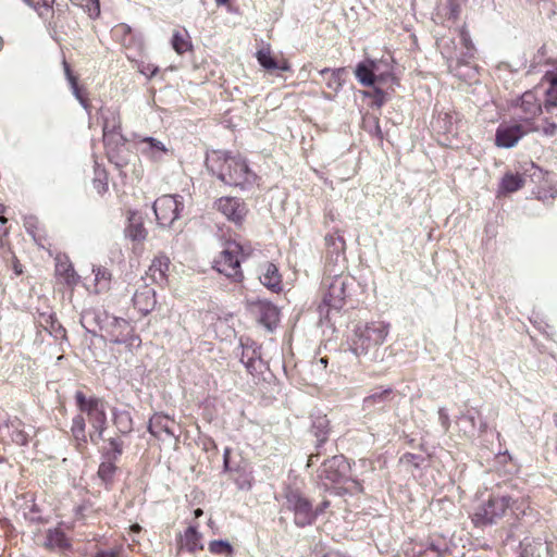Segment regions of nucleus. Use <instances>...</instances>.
<instances>
[{
    "mask_svg": "<svg viewBox=\"0 0 557 557\" xmlns=\"http://www.w3.org/2000/svg\"><path fill=\"white\" fill-rule=\"evenodd\" d=\"M389 333V325L382 321L359 324L351 338L352 352L366 361H377L384 356L382 345Z\"/></svg>",
    "mask_w": 557,
    "mask_h": 557,
    "instance_id": "obj_1",
    "label": "nucleus"
},
{
    "mask_svg": "<svg viewBox=\"0 0 557 557\" xmlns=\"http://www.w3.org/2000/svg\"><path fill=\"white\" fill-rule=\"evenodd\" d=\"M206 165L211 173L228 185L244 186L255 178L245 160L240 157H232L225 151L208 152Z\"/></svg>",
    "mask_w": 557,
    "mask_h": 557,
    "instance_id": "obj_2",
    "label": "nucleus"
},
{
    "mask_svg": "<svg viewBox=\"0 0 557 557\" xmlns=\"http://www.w3.org/2000/svg\"><path fill=\"white\" fill-rule=\"evenodd\" d=\"M518 500H513L510 496H491L488 500L479 506L473 516L472 521L478 527L497 523L503 519L508 510L516 512L523 511Z\"/></svg>",
    "mask_w": 557,
    "mask_h": 557,
    "instance_id": "obj_3",
    "label": "nucleus"
},
{
    "mask_svg": "<svg viewBox=\"0 0 557 557\" xmlns=\"http://www.w3.org/2000/svg\"><path fill=\"white\" fill-rule=\"evenodd\" d=\"M249 252H245L244 247L235 242H226L219 257L214 260L216 270L220 273L234 280L242 278L240 260L248 256Z\"/></svg>",
    "mask_w": 557,
    "mask_h": 557,
    "instance_id": "obj_4",
    "label": "nucleus"
},
{
    "mask_svg": "<svg viewBox=\"0 0 557 557\" xmlns=\"http://www.w3.org/2000/svg\"><path fill=\"white\" fill-rule=\"evenodd\" d=\"M75 399L79 411L87 416L92 429L98 433V437H101L107 424L106 403L100 398H86L79 391L75 393Z\"/></svg>",
    "mask_w": 557,
    "mask_h": 557,
    "instance_id": "obj_5",
    "label": "nucleus"
},
{
    "mask_svg": "<svg viewBox=\"0 0 557 557\" xmlns=\"http://www.w3.org/2000/svg\"><path fill=\"white\" fill-rule=\"evenodd\" d=\"M184 208L181 196L164 195L153 203V211L159 225L171 226Z\"/></svg>",
    "mask_w": 557,
    "mask_h": 557,
    "instance_id": "obj_6",
    "label": "nucleus"
},
{
    "mask_svg": "<svg viewBox=\"0 0 557 557\" xmlns=\"http://www.w3.org/2000/svg\"><path fill=\"white\" fill-rule=\"evenodd\" d=\"M286 506L294 512V521L298 527L311 524L318 516V510L312 509L310 502L295 491L287 492Z\"/></svg>",
    "mask_w": 557,
    "mask_h": 557,
    "instance_id": "obj_7",
    "label": "nucleus"
},
{
    "mask_svg": "<svg viewBox=\"0 0 557 557\" xmlns=\"http://www.w3.org/2000/svg\"><path fill=\"white\" fill-rule=\"evenodd\" d=\"M109 341L114 344H126L129 347H139V336L133 334L131 324L124 319H114L108 331Z\"/></svg>",
    "mask_w": 557,
    "mask_h": 557,
    "instance_id": "obj_8",
    "label": "nucleus"
},
{
    "mask_svg": "<svg viewBox=\"0 0 557 557\" xmlns=\"http://www.w3.org/2000/svg\"><path fill=\"white\" fill-rule=\"evenodd\" d=\"M349 470V465L343 456H334L323 463L319 476L325 480L324 485L342 482Z\"/></svg>",
    "mask_w": 557,
    "mask_h": 557,
    "instance_id": "obj_9",
    "label": "nucleus"
},
{
    "mask_svg": "<svg viewBox=\"0 0 557 557\" xmlns=\"http://www.w3.org/2000/svg\"><path fill=\"white\" fill-rule=\"evenodd\" d=\"M218 211H220L227 220L239 224L246 216L247 209L245 203L234 197H222L215 202Z\"/></svg>",
    "mask_w": 557,
    "mask_h": 557,
    "instance_id": "obj_10",
    "label": "nucleus"
},
{
    "mask_svg": "<svg viewBox=\"0 0 557 557\" xmlns=\"http://www.w3.org/2000/svg\"><path fill=\"white\" fill-rule=\"evenodd\" d=\"M327 292L324 295V302L333 308H339L346 297V280L342 276H334L327 283Z\"/></svg>",
    "mask_w": 557,
    "mask_h": 557,
    "instance_id": "obj_11",
    "label": "nucleus"
},
{
    "mask_svg": "<svg viewBox=\"0 0 557 557\" xmlns=\"http://www.w3.org/2000/svg\"><path fill=\"white\" fill-rule=\"evenodd\" d=\"M524 134L520 125H502L496 132V145L502 148H511Z\"/></svg>",
    "mask_w": 557,
    "mask_h": 557,
    "instance_id": "obj_12",
    "label": "nucleus"
},
{
    "mask_svg": "<svg viewBox=\"0 0 557 557\" xmlns=\"http://www.w3.org/2000/svg\"><path fill=\"white\" fill-rule=\"evenodd\" d=\"M256 58H257L259 64L268 71L280 70V71L287 72L290 70V65H289L288 61L285 59L276 60L272 55L270 47H264V48L258 50L256 53Z\"/></svg>",
    "mask_w": 557,
    "mask_h": 557,
    "instance_id": "obj_13",
    "label": "nucleus"
},
{
    "mask_svg": "<svg viewBox=\"0 0 557 557\" xmlns=\"http://www.w3.org/2000/svg\"><path fill=\"white\" fill-rule=\"evenodd\" d=\"M376 71L377 64L374 61H366L357 65L355 75L361 85L373 86L376 81L381 79L376 75Z\"/></svg>",
    "mask_w": 557,
    "mask_h": 557,
    "instance_id": "obj_14",
    "label": "nucleus"
},
{
    "mask_svg": "<svg viewBox=\"0 0 557 557\" xmlns=\"http://www.w3.org/2000/svg\"><path fill=\"white\" fill-rule=\"evenodd\" d=\"M135 308L143 314L151 312L156 306L154 290L149 287H144L141 290L135 293L133 297Z\"/></svg>",
    "mask_w": 557,
    "mask_h": 557,
    "instance_id": "obj_15",
    "label": "nucleus"
},
{
    "mask_svg": "<svg viewBox=\"0 0 557 557\" xmlns=\"http://www.w3.org/2000/svg\"><path fill=\"white\" fill-rule=\"evenodd\" d=\"M259 280L269 289L273 292L281 290V275L273 263H265L261 267Z\"/></svg>",
    "mask_w": 557,
    "mask_h": 557,
    "instance_id": "obj_16",
    "label": "nucleus"
},
{
    "mask_svg": "<svg viewBox=\"0 0 557 557\" xmlns=\"http://www.w3.org/2000/svg\"><path fill=\"white\" fill-rule=\"evenodd\" d=\"M520 109L523 112L524 120H533L542 112V107L535 97V95L531 91L524 92L521 97Z\"/></svg>",
    "mask_w": 557,
    "mask_h": 557,
    "instance_id": "obj_17",
    "label": "nucleus"
},
{
    "mask_svg": "<svg viewBox=\"0 0 557 557\" xmlns=\"http://www.w3.org/2000/svg\"><path fill=\"white\" fill-rule=\"evenodd\" d=\"M260 314V322L269 330L278 321V310L275 306L267 301H260L257 305Z\"/></svg>",
    "mask_w": 557,
    "mask_h": 557,
    "instance_id": "obj_18",
    "label": "nucleus"
},
{
    "mask_svg": "<svg viewBox=\"0 0 557 557\" xmlns=\"http://www.w3.org/2000/svg\"><path fill=\"white\" fill-rule=\"evenodd\" d=\"M103 136L116 133L121 127L120 113L112 109L101 110Z\"/></svg>",
    "mask_w": 557,
    "mask_h": 557,
    "instance_id": "obj_19",
    "label": "nucleus"
},
{
    "mask_svg": "<svg viewBox=\"0 0 557 557\" xmlns=\"http://www.w3.org/2000/svg\"><path fill=\"white\" fill-rule=\"evenodd\" d=\"M139 143L144 145L141 152L148 154L154 160H159L164 153L168 152L164 144L156 138L144 137L139 140Z\"/></svg>",
    "mask_w": 557,
    "mask_h": 557,
    "instance_id": "obj_20",
    "label": "nucleus"
},
{
    "mask_svg": "<svg viewBox=\"0 0 557 557\" xmlns=\"http://www.w3.org/2000/svg\"><path fill=\"white\" fill-rule=\"evenodd\" d=\"M129 224L125 230L126 237L133 242H143L147 237V231L145 230L140 216L132 213L128 218Z\"/></svg>",
    "mask_w": 557,
    "mask_h": 557,
    "instance_id": "obj_21",
    "label": "nucleus"
},
{
    "mask_svg": "<svg viewBox=\"0 0 557 557\" xmlns=\"http://www.w3.org/2000/svg\"><path fill=\"white\" fill-rule=\"evenodd\" d=\"M55 273L59 275L65 284L73 286L77 283V275L74 271L73 265L67 259H57Z\"/></svg>",
    "mask_w": 557,
    "mask_h": 557,
    "instance_id": "obj_22",
    "label": "nucleus"
},
{
    "mask_svg": "<svg viewBox=\"0 0 557 557\" xmlns=\"http://www.w3.org/2000/svg\"><path fill=\"white\" fill-rule=\"evenodd\" d=\"M169 264V258L164 256L157 257L149 267L148 274L156 283H162L165 280Z\"/></svg>",
    "mask_w": 557,
    "mask_h": 557,
    "instance_id": "obj_23",
    "label": "nucleus"
},
{
    "mask_svg": "<svg viewBox=\"0 0 557 557\" xmlns=\"http://www.w3.org/2000/svg\"><path fill=\"white\" fill-rule=\"evenodd\" d=\"M181 547L189 552H196L202 548L201 534L196 527H189L181 537Z\"/></svg>",
    "mask_w": 557,
    "mask_h": 557,
    "instance_id": "obj_24",
    "label": "nucleus"
},
{
    "mask_svg": "<svg viewBox=\"0 0 557 557\" xmlns=\"http://www.w3.org/2000/svg\"><path fill=\"white\" fill-rule=\"evenodd\" d=\"M10 441L17 445H26L28 442V433L25 430L24 423L17 418H10Z\"/></svg>",
    "mask_w": 557,
    "mask_h": 557,
    "instance_id": "obj_25",
    "label": "nucleus"
},
{
    "mask_svg": "<svg viewBox=\"0 0 557 557\" xmlns=\"http://www.w3.org/2000/svg\"><path fill=\"white\" fill-rule=\"evenodd\" d=\"M523 547L524 553L532 557H549L548 544L542 539H533L532 542L525 540Z\"/></svg>",
    "mask_w": 557,
    "mask_h": 557,
    "instance_id": "obj_26",
    "label": "nucleus"
},
{
    "mask_svg": "<svg viewBox=\"0 0 557 557\" xmlns=\"http://www.w3.org/2000/svg\"><path fill=\"white\" fill-rule=\"evenodd\" d=\"M524 185V180L519 174H506L500 183L499 190L502 193H515L522 188Z\"/></svg>",
    "mask_w": 557,
    "mask_h": 557,
    "instance_id": "obj_27",
    "label": "nucleus"
},
{
    "mask_svg": "<svg viewBox=\"0 0 557 557\" xmlns=\"http://www.w3.org/2000/svg\"><path fill=\"white\" fill-rule=\"evenodd\" d=\"M62 63H63V69H64V73H65L66 79L69 81V83L71 85V89H72L73 95L79 101V103L85 109H87L88 108V103H87V100L81 94V90H79V87H78V84H77V78L72 74V71H71V67H70L69 63L65 60H63Z\"/></svg>",
    "mask_w": 557,
    "mask_h": 557,
    "instance_id": "obj_28",
    "label": "nucleus"
},
{
    "mask_svg": "<svg viewBox=\"0 0 557 557\" xmlns=\"http://www.w3.org/2000/svg\"><path fill=\"white\" fill-rule=\"evenodd\" d=\"M172 47L178 54H183L184 52L188 51L191 48L188 34L186 32H174L172 37Z\"/></svg>",
    "mask_w": 557,
    "mask_h": 557,
    "instance_id": "obj_29",
    "label": "nucleus"
},
{
    "mask_svg": "<svg viewBox=\"0 0 557 557\" xmlns=\"http://www.w3.org/2000/svg\"><path fill=\"white\" fill-rule=\"evenodd\" d=\"M95 273V286L94 292L95 293H101L109 288L110 283V273L102 268L94 269Z\"/></svg>",
    "mask_w": 557,
    "mask_h": 557,
    "instance_id": "obj_30",
    "label": "nucleus"
},
{
    "mask_svg": "<svg viewBox=\"0 0 557 557\" xmlns=\"http://www.w3.org/2000/svg\"><path fill=\"white\" fill-rule=\"evenodd\" d=\"M550 86L546 91V99L544 101V108L547 112H550L557 107V76L550 78Z\"/></svg>",
    "mask_w": 557,
    "mask_h": 557,
    "instance_id": "obj_31",
    "label": "nucleus"
},
{
    "mask_svg": "<svg viewBox=\"0 0 557 557\" xmlns=\"http://www.w3.org/2000/svg\"><path fill=\"white\" fill-rule=\"evenodd\" d=\"M209 550L215 555L232 556L234 553L233 546L230 542L224 540H215L209 543Z\"/></svg>",
    "mask_w": 557,
    "mask_h": 557,
    "instance_id": "obj_32",
    "label": "nucleus"
},
{
    "mask_svg": "<svg viewBox=\"0 0 557 557\" xmlns=\"http://www.w3.org/2000/svg\"><path fill=\"white\" fill-rule=\"evenodd\" d=\"M312 429L318 442L324 443L329 431V420L325 417H318L312 424Z\"/></svg>",
    "mask_w": 557,
    "mask_h": 557,
    "instance_id": "obj_33",
    "label": "nucleus"
},
{
    "mask_svg": "<svg viewBox=\"0 0 557 557\" xmlns=\"http://www.w3.org/2000/svg\"><path fill=\"white\" fill-rule=\"evenodd\" d=\"M75 5L84 9L90 17H98L100 14L99 0H71Z\"/></svg>",
    "mask_w": 557,
    "mask_h": 557,
    "instance_id": "obj_34",
    "label": "nucleus"
},
{
    "mask_svg": "<svg viewBox=\"0 0 557 557\" xmlns=\"http://www.w3.org/2000/svg\"><path fill=\"white\" fill-rule=\"evenodd\" d=\"M116 467L112 461H103L99 466L98 476L104 482L110 483L114 476Z\"/></svg>",
    "mask_w": 557,
    "mask_h": 557,
    "instance_id": "obj_35",
    "label": "nucleus"
},
{
    "mask_svg": "<svg viewBox=\"0 0 557 557\" xmlns=\"http://www.w3.org/2000/svg\"><path fill=\"white\" fill-rule=\"evenodd\" d=\"M47 541L50 546L64 547L67 545L65 535L60 529L49 530Z\"/></svg>",
    "mask_w": 557,
    "mask_h": 557,
    "instance_id": "obj_36",
    "label": "nucleus"
},
{
    "mask_svg": "<svg viewBox=\"0 0 557 557\" xmlns=\"http://www.w3.org/2000/svg\"><path fill=\"white\" fill-rule=\"evenodd\" d=\"M85 418L77 416L73 420L72 433L76 440L85 441Z\"/></svg>",
    "mask_w": 557,
    "mask_h": 557,
    "instance_id": "obj_37",
    "label": "nucleus"
},
{
    "mask_svg": "<svg viewBox=\"0 0 557 557\" xmlns=\"http://www.w3.org/2000/svg\"><path fill=\"white\" fill-rule=\"evenodd\" d=\"M10 418L0 419V442L9 443L10 441Z\"/></svg>",
    "mask_w": 557,
    "mask_h": 557,
    "instance_id": "obj_38",
    "label": "nucleus"
},
{
    "mask_svg": "<svg viewBox=\"0 0 557 557\" xmlns=\"http://www.w3.org/2000/svg\"><path fill=\"white\" fill-rule=\"evenodd\" d=\"M542 132L546 136H554L557 133V123L545 120Z\"/></svg>",
    "mask_w": 557,
    "mask_h": 557,
    "instance_id": "obj_39",
    "label": "nucleus"
},
{
    "mask_svg": "<svg viewBox=\"0 0 557 557\" xmlns=\"http://www.w3.org/2000/svg\"><path fill=\"white\" fill-rule=\"evenodd\" d=\"M385 394H386V392H384V393H379V394H373V395H371V396H369V397H367V398L364 399V404H367V405L374 404V403H376V400L382 399V397H383Z\"/></svg>",
    "mask_w": 557,
    "mask_h": 557,
    "instance_id": "obj_40",
    "label": "nucleus"
},
{
    "mask_svg": "<svg viewBox=\"0 0 557 557\" xmlns=\"http://www.w3.org/2000/svg\"><path fill=\"white\" fill-rule=\"evenodd\" d=\"M341 72H343V70H337V71H333L332 72V83H329V85L332 87L333 84L335 85V87H339L341 86V83H339V74Z\"/></svg>",
    "mask_w": 557,
    "mask_h": 557,
    "instance_id": "obj_41",
    "label": "nucleus"
},
{
    "mask_svg": "<svg viewBox=\"0 0 557 557\" xmlns=\"http://www.w3.org/2000/svg\"><path fill=\"white\" fill-rule=\"evenodd\" d=\"M251 480L250 478H246L243 482L238 483L239 488L242 490H250L251 488Z\"/></svg>",
    "mask_w": 557,
    "mask_h": 557,
    "instance_id": "obj_42",
    "label": "nucleus"
},
{
    "mask_svg": "<svg viewBox=\"0 0 557 557\" xmlns=\"http://www.w3.org/2000/svg\"><path fill=\"white\" fill-rule=\"evenodd\" d=\"M230 453H231L230 448H225L224 454H223L225 469L228 468Z\"/></svg>",
    "mask_w": 557,
    "mask_h": 557,
    "instance_id": "obj_43",
    "label": "nucleus"
},
{
    "mask_svg": "<svg viewBox=\"0 0 557 557\" xmlns=\"http://www.w3.org/2000/svg\"><path fill=\"white\" fill-rule=\"evenodd\" d=\"M323 557H348L339 552H329Z\"/></svg>",
    "mask_w": 557,
    "mask_h": 557,
    "instance_id": "obj_44",
    "label": "nucleus"
},
{
    "mask_svg": "<svg viewBox=\"0 0 557 557\" xmlns=\"http://www.w3.org/2000/svg\"><path fill=\"white\" fill-rule=\"evenodd\" d=\"M96 557H115L113 552L100 553Z\"/></svg>",
    "mask_w": 557,
    "mask_h": 557,
    "instance_id": "obj_45",
    "label": "nucleus"
},
{
    "mask_svg": "<svg viewBox=\"0 0 557 557\" xmlns=\"http://www.w3.org/2000/svg\"><path fill=\"white\" fill-rule=\"evenodd\" d=\"M329 506V502L324 500L321 505L320 508H317L315 510H318V513L322 512L324 508H326Z\"/></svg>",
    "mask_w": 557,
    "mask_h": 557,
    "instance_id": "obj_46",
    "label": "nucleus"
},
{
    "mask_svg": "<svg viewBox=\"0 0 557 557\" xmlns=\"http://www.w3.org/2000/svg\"><path fill=\"white\" fill-rule=\"evenodd\" d=\"M140 531V525L139 524H134L131 527V532L133 533H138Z\"/></svg>",
    "mask_w": 557,
    "mask_h": 557,
    "instance_id": "obj_47",
    "label": "nucleus"
},
{
    "mask_svg": "<svg viewBox=\"0 0 557 557\" xmlns=\"http://www.w3.org/2000/svg\"><path fill=\"white\" fill-rule=\"evenodd\" d=\"M202 513H203V511H202V509H200V508H198V509H196V510L194 511V516H195L196 518H199L200 516H202Z\"/></svg>",
    "mask_w": 557,
    "mask_h": 557,
    "instance_id": "obj_48",
    "label": "nucleus"
},
{
    "mask_svg": "<svg viewBox=\"0 0 557 557\" xmlns=\"http://www.w3.org/2000/svg\"><path fill=\"white\" fill-rule=\"evenodd\" d=\"M228 0H215L219 5L227 3Z\"/></svg>",
    "mask_w": 557,
    "mask_h": 557,
    "instance_id": "obj_49",
    "label": "nucleus"
},
{
    "mask_svg": "<svg viewBox=\"0 0 557 557\" xmlns=\"http://www.w3.org/2000/svg\"><path fill=\"white\" fill-rule=\"evenodd\" d=\"M27 5L34 7L32 0H23Z\"/></svg>",
    "mask_w": 557,
    "mask_h": 557,
    "instance_id": "obj_50",
    "label": "nucleus"
},
{
    "mask_svg": "<svg viewBox=\"0 0 557 557\" xmlns=\"http://www.w3.org/2000/svg\"><path fill=\"white\" fill-rule=\"evenodd\" d=\"M0 222H1L2 224H4V223L7 222V219H5V218H3V216H0Z\"/></svg>",
    "mask_w": 557,
    "mask_h": 557,
    "instance_id": "obj_51",
    "label": "nucleus"
},
{
    "mask_svg": "<svg viewBox=\"0 0 557 557\" xmlns=\"http://www.w3.org/2000/svg\"><path fill=\"white\" fill-rule=\"evenodd\" d=\"M531 131H533V132H537V131H539V127H533Z\"/></svg>",
    "mask_w": 557,
    "mask_h": 557,
    "instance_id": "obj_52",
    "label": "nucleus"
}]
</instances>
